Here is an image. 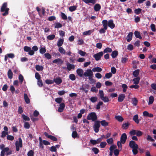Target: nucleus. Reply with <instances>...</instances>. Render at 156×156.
<instances>
[{
	"label": "nucleus",
	"instance_id": "obj_1",
	"mask_svg": "<svg viewBox=\"0 0 156 156\" xmlns=\"http://www.w3.org/2000/svg\"><path fill=\"white\" fill-rule=\"evenodd\" d=\"M102 23L103 27L106 29H108V26L111 29H113L115 27V24L112 20H109L108 21L106 20H102Z\"/></svg>",
	"mask_w": 156,
	"mask_h": 156
},
{
	"label": "nucleus",
	"instance_id": "obj_2",
	"mask_svg": "<svg viewBox=\"0 0 156 156\" xmlns=\"http://www.w3.org/2000/svg\"><path fill=\"white\" fill-rule=\"evenodd\" d=\"M32 49L29 46H25L24 47L23 50L24 51L28 52V54L30 55H33L34 54V51L38 50V48L37 46H34L32 47Z\"/></svg>",
	"mask_w": 156,
	"mask_h": 156
},
{
	"label": "nucleus",
	"instance_id": "obj_3",
	"mask_svg": "<svg viewBox=\"0 0 156 156\" xmlns=\"http://www.w3.org/2000/svg\"><path fill=\"white\" fill-rule=\"evenodd\" d=\"M7 3L6 2H4L2 5L0 9L1 12H4L2 15L3 16H5L9 14V8L7 7Z\"/></svg>",
	"mask_w": 156,
	"mask_h": 156
},
{
	"label": "nucleus",
	"instance_id": "obj_4",
	"mask_svg": "<svg viewBox=\"0 0 156 156\" xmlns=\"http://www.w3.org/2000/svg\"><path fill=\"white\" fill-rule=\"evenodd\" d=\"M87 119V120H91L92 121H96L97 119V117L96 113L94 112H92L88 115Z\"/></svg>",
	"mask_w": 156,
	"mask_h": 156
},
{
	"label": "nucleus",
	"instance_id": "obj_5",
	"mask_svg": "<svg viewBox=\"0 0 156 156\" xmlns=\"http://www.w3.org/2000/svg\"><path fill=\"white\" fill-rule=\"evenodd\" d=\"M16 149V151L20 150V147L21 148L23 147V142L21 138L19 137L18 138V141H16L15 143Z\"/></svg>",
	"mask_w": 156,
	"mask_h": 156
},
{
	"label": "nucleus",
	"instance_id": "obj_6",
	"mask_svg": "<svg viewBox=\"0 0 156 156\" xmlns=\"http://www.w3.org/2000/svg\"><path fill=\"white\" fill-rule=\"evenodd\" d=\"M100 126V121L98 120L95 121L94 124L93 126V128L96 133L98 132Z\"/></svg>",
	"mask_w": 156,
	"mask_h": 156
},
{
	"label": "nucleus",
	"instance_id": "obj_7",
	"mask_svg": "<svg viewBox=\"0 0 156 156\" xmlns=\"http://www.w3.org/2000/svg\"><path fill=\"white\" fill-rule=\"evenodd\" d=\"M83 75L85 77H92L93 73L91 69H87L86 72L84 73Z\"/></svg>",
	"mask_w": 156,
	"mask_h": 156
},
{
	"label": "nucleus",
	"instance_id": "obj_8",
	"mask_svg": "<svg viewBox=\"0 0 156 156\" xmlns=\"http://www.w3.org/2000/svg\"><path fill=\"white\" fill-rule=\"evenodd\" d=\"M103 55V51H101L94 54L93 57L96 61H98L101 59V57Z\"/></svg>",
	"mask_w": 156,
	"mask_h": 156
},
{
	"label": "nucleus",
	"instance_id": "obj_9",
	"mask_svg": "<svg viewBox=\"0 0 156 156\" xmlns=\"http://www.w3.org/2000/svg\"><path fill=\"white\" fill-rule=\"evenodd\" d=\"M127 138L126 134L125 133H123L121 135L120 137V141L122 144H124L126 142Z\"/></svg>",
	"mask_w": 156,
	"mask_h": 156
},
{
	"label": "nucleus",
	"instance_id": "obj_10",
	"mask_svg": "<svg viewBox=\"0 0 156 156\" xmlns=\"http://www.w3.org/2000/svg\"><path fill=\"white\" fill-rule=\"evenodd\" d=\"M129 146L131 148H133L138 147V145L136 144L133 140L130 141L129 143Z\"/></svg>",
	"mask_w": 156,
	"mask_h": 156
},
{
	"label": "nucleus",
	"instance_id": "obj_11",
	"mask_svg": "<svg viewBox=\"0 0 156 156\" xmlns=\"http://www.w3.org/2000/svg\"><path fill=\"white\" fill-rule=\"evenodd\" d=\"M59 107L58 109V111L59 112H63L65 107V104L64 103H62L60 104Z\"/></svg>",
	"mask_w": 156,
	"mask_h": 156
},
{
	"label": "nucleus",
	"instance_id": "obj_12",
	"mask_svg": "<svg viewBox=\"0 0 156 156\" xmlns=\"http://www.w3.org/2000/svg\"><path fill=\"white\" fill-rule=\"evenodd\" d=\"M67 68L69 71H70L71 69L74 70L75 69V66L73 64L69 63V62L66 63Z\"/></svg>",
	"mask_w": 156,
	"mask_h": 156
},
{
	"label": "nucleus",
	"instance_id": "obj_13",
	"mask_svg": "<svg viewBox=\"0 0 156 156\" xmlns=\"http://www.w3.org/2000/svg\"><path fill=\"white\" fill-rule=\"evenodd\" d=\"M125 96L124 94H121L119 95L118 97V101L119 102H122L124 99Z\"/></svg>",
	"mask_w": 156,
	"mask_h": 156
},
{
	"label": "nucleus",
	"instance_id": "obj_14",
	"mask_svg": "<svg viewBox=\"0 0 156 156\" xmlns=\"http://www.w3.org/2000/svg\"><path fill=\"white\" fill-rule=\"evenodd\" d=\"M76 73L77 75L80 77H82L83 75V71L81 69H77Z\"/></svg>",
	"mask_w": 156,
	"mask_h": 156
},
{
	"label": "nucleus",
	"instance_id": "obj_15",
	"mask_svg": "<svg viewBox=\"0 0 156 156\" xmlns=\"http://www.w3.org/2000/svg\"><path fill=\"white\" fill-rule=\"evenodd\" d=\"M1 152L0 156H5V153L8 151L9 150V148L6 147L4 149L2 150Z\"/></svg>",
	"mask_w": 156,
	"mask_h": 156
},
{
	"label": "nucleus",
	"instance_id": "obj_16",
	"mask_svg": "<svg viewBox=\"0 0 156 156\" xmlns=\"http://www.w3.org/2000/svg\"><path fill=\"white\" fill-rule=\"evenodd\" d=\"M133 33L132 32H129L126 37V40L127 42L130 41L133 38Z\"/></svg>",
	"mask_w": 156,
	"mask_h": 156
},
{
	"label": "nucleus",
	"instance_id": "obj_17",
	"mask_svg": "<svg viewBox=\"0 0 156 156\" xmlns=\"http://www.w3.org/2000/svg\"><path fill=\"white\" fill-rule=\"evenodd\" d=\"M62 82V80L60 77L56 78L54 80V82H55L57 85L60 84Z\"/></svg>",
	"mask_w": 156,
	"mask_h": 156
},
{
	"label": "nucleus",
	"instance_id": "obj_18",
	"mask_svg": "<svg viewBox=\"0 0 156 156\" xmlns=\"http://www.w3.org/2000/svg\"><path fill=\"white\" fill-rule=\"evenodd\" d=\"M52 62L54 63H58L60 64H62L63 62V61L62 60V59L60 58H58L57 59H56L55 60H54Z\"/></svg>",
	"mask_w": 156,
	"mask_h": 156
},
{
	"label": "nucleus",
	"instance_id": "obj_19",
	"mask_svg": "<svg viewBox=\"0 0 156 156\" xmlns=\"http://www.w3.org/2000/svg\"><path fill=\"white\" fill-rule=\"evenodd\" d=\"M101 9V6L99 4H96L94 6V10L96 12L99 11Z\"/></svg>",
	"mask_w": 156,
	"mask_h": 156
},
{
	"label": "nucleus",
	"instance_id": "obj_20",
	"mask_svg": "<svg viewBox=\"0 0 156 156\" xmlns=\"http://www.w3.org/2000/svg\"><path fill=\"white\" fill-rule=\"evenodd\" d=\"M24 97L25 101L27 104H28L30 103V99L28 98L27 95L26 93L24 94Z\"/></svg>",
	"mask_w": 156,
	"mask_h": 156
},
{
	"label": "nucleus",
	"instance_id": "obj_21",
	"mask_svg": "<svg viewBox=\"0 0 156 156\" xmlns=\"http://www.w3.org/2000/svg\"><path fill=\"white\" fill-rule=\"evenodd\" d=\"M134 34L136 38H138L140 39H141L142 37L140 34V33L138 31H136L134 32Z\"/></svg>",
	"mask_w": 156,
	"mask_h": 156
},
{
	"label": "nucleus",
	"instance_id": "obj_22",
	"mask_svg": "<svg viewBox=\"0 0 156 156\" xmlns=\"http://www.w3.org/2000/svg\"><path fill=\"white\" fill-rule=\"evenodd\" d=\"M138 115H134L133 118V120L137 124L139 123V120L138 119Z\"/></svg>",
	"mask_w": 156,
	"mask_h": 156
},
{
	"label": "nucleus",
	"instance_id": "obj_23",
	"mask_svg": "<svg viewBox=\"0 0 156 156\" xmlns=\"http://www.w3.org/2000/svg\"><path fill=\"white\" fill-rule=\"evenodd\" d=\"M140 77H136L135 78H134L133 81V83L135 84H138L140 82Z\"/></svg>",
	"mask_w": 156,
	"mask_h": 156
},
{
	"label": "nucleus",
	"instance_id": "obj_24",
	"mask_svg": "<svg viewBox=\"0 0 156 156\" xmlns=\"http://www.w3.org/2000/svg\"><path fill=\"white\" fill-rule=\"evenodd\" d=\"M118 55V51L115 50L113 51L111 54V56L113 58H116Z\"/></svg>",
	"mask_w": 156,
	"mask_h": 156
},
{
	"label": "nucleus",
	"instance_id": "obj_25",
	"mask_svg": "<svg viewBox=\"0 0 156 156\" xmlns=\"http://www.w3.org/2000/svg\"><path fill=\"white\" fill-rule=\"evenodd\" d=\"M102 70V69L99 67H94L92 69V71L94 72H100Z\"/></svg>",
	"mask_w": 156,
	"mask_h": 156
},
{
	"label": "nucleus",
	"instance_id": "obj_26",
	"mask_svg": "<svg viewBox=\"0 0 156 156\" xmlns=\"http://www.w3.org/2000/svg\"><path fill=\"white\" fill-rule=\"evenodd\" d=\"M101 125L103 126H108V122H106L105 120H103L100 121Z\"/></svg>",
	"mask_w": 156,
	"mask_h": 156
},
{
	"label": "nucleus",
	"instance_id": "obj_27",
	"mask_svg": "<svg viewBox=\"0 0 156 156\" xmlns=\"http://www.w3.org/2000/svg\"><path fill=\"white\" fill-rule=\"evenodd\" d=\"M129 125V123L128 122L122 124V128L124 129H126L128 128Z\"/></svg>",
	"mask_w": 156,
	"mask_h": 156
},
{
	"label": "nucleus",
	"instance_id": "obj_28",
	"mask_svg": "<svg viewBox=\"0 0 156 156\" xmlns=\"http://www.w3.org/2000/svg\"><path fill=\"white\" fill-rule=\"evenodd\" d=\"M64 42V39H60L57 43V45L58 47H61L62 45Z\"/></svg>",
	"mask_w": 156,
	"mask_h": 156
},
{
	"label": "nucleus",
	"instance_id": "obj_29",
	"mask_svg": "<svg viewBox=\"0 0 156 156\" xmlns=\"http://www.w3.org/2000/svg\"><path fill=\"white\" fill-rule=\"evenodd\" d=\"M140 72V70L139 69H137L135 70L133 72V75L135 77H138V76L139 75Z\"/></svg>",
	"mask_w": 156,
	"mask_h": 156
},
{
	"label": "nucleus",
	"instance_id": "obj_30",
	"mask_svg": "<svg viewBox=\"0 0 156 156\" xmlns=\"http://www.w3.org/2000/svg\"><path fill=\"white\" fill-rule=\"evenodd\" d=\"M8 78L10 79H11L12 78L13 73L11 69H9L8 72Z\"/></svg>",
	"mask_w": 156,
	"mask_h": 156
},
{
	"label": "nucleus",
	"instance_id": "obj_31",
	"mask_svg": "<svg viewBox=\"0 0 156 156\" xmlns=\"http://www.w3.org/2000/svg\"><path fill=\"white\" fill-rule=\"evenodd\" d=\"M43 67L41 66H40L37 65L36 66L35 69L36 70L38 71H42L43 69Z\"/></svg>",
	"mask_w": 156,
	"mask_h": 156
},
{
	"label": "nucleus",
	"instance_id": "obj_32",
	"mask_svg": "<svg viewBox=\"0 0 156 156\" xmlns=\"http://www.w3.org/2000/svg\"><path fill=\"white\" fill-rule=\"evenodd\" d=\"M77 6L73 5L70 6L69 8V10L70 12H72L76 9Z\"/></svg>",
	"mask_w": 156,
	"mask_h": 156
},
{
	"label": "nucleus",
	"instance_id": "obj_33",
	"mask_svg": "<svg viewBox=\"0 0 156 156\" xmlns=\"http://www.w3.org/2000/svg\"><path fill=\"white\" fill-rule=\"evenodd\" d=\"M72 136L73 138H75L79 137V136L78 135L77 132L76 131L73 132L72 134Z\"/></svg>",
	"mask_w": 156,
	"mask_h": 156
},
{
	"label": "nucleus",
	"instance_id": "obj_34",
	"mask_svg": "<svg viewBox=\"0 0 156 156\" xmlns=\"http://www.w3.org/2000/svg\"><path fill=\"white\" fill-rule=\"evenodd\" d=\"M115 118L116 120H117L119 122H122L124 120L123 117L121 116H116L115 117Z\"/></svg>",
	"mask_w": 156,
	"mask_h": 156
},
{
	"label": "nucleus",
	"instance_id": "obj_35",
	"mask_svg": "<svg viewBox=\"0 0 156 156\" xmlns=\"http://www.w3.org/2000/svg\"><path fill=\"white\" fill-rule=\"evenodd\" d=\"M154 101V98L153 96H150L149 98L148 105L152 104Z\"/></svg>",
	"mask_w": 156,
	"mask_h": 156
},
{
	"label": "nucleus",
	"instance_id": "obj_36",
	"mask_svg": "<svg viewBox=\"0 0 156 156\" xmlns=\"http://www.w3.org/2000/svg\"><path fill=\"white\" fill-rule=\"evenodd\" d=\"M112 51V49L108 47L106 48L103 51V54L104 53H106L107 52L110 53Z\"/></svg>",
	"mask_w": 156,
	"mask_h": 156
},
{
	"label": "nucleus",
	"instance_id": "obj_37",
	"mask_svg": "<svg viewBox=\"0 0 156 156\" xmlns=\"http://www.w3.org/2000/svg\"><path fill=\"white\" fill-rule=\"evenodd\" d=\"M122 87L123 89V92L124 93H125L126 92L127 88H128V86L126 84H123L122 85Z\"/></svg>",
	"mask_w": 156,
	"mask_h": 156
},
{
	"label": "nucleus",
	"instance_id": "obj_38",
	"mask_svg": "<svg viewBox=\"0 0 156 156\" xmlns=\"http://www.w3.org/2000/svg\"><path fill=\"white\" fill-rule=\"evenodd\" d=\"M132 149V152L133 154L135 155L137 154L138 152L137 150L138 149V146Z\"/></svg>",
	"mask_w": 156,
	"mask_h": 156
},
{
	"label": "nucleus",
	"instance_id": "obj_39",
	"mask_svg": "<svg viewBox=\"0 0 156 156\" xmlns=\"http://www.w3.org/2000/svg\"><path fill=\"white\" fill-rule=\"evenodd\" d=\"M106 141L108 144L109 145L112 144L113 143V140L112 138L107 139Z\"/></svg>",
	"mask_w": 156,
	"mask_h": 156
},
{
	"label": "nucleus",
	"instance_id": "obj_40",
	"mask_svg": "<svg viewBox=\"0 0 156 156\" xmlns=\"http://www.w3.org/2000/svg\"><path fill=\"white\" fill-rule=\"evenodd\" d=\"M101 100H102L103 101L105 102H108L109 101V99L106 96H105V97L104 96L101 98Z\"/></svg>",
	"mask_w": 156,
	"mask_h": 156
},
{
	"label": "nucleus",
	"instance_id": "obj_41",
	"mask_svg": "<svg viewBox=\"0 0 156 156\" xmlns=\"http://www.w3.org/2000/svg\"><path fill=\"white\" fill-rule=\"evenodd\" d=\"M8 132L3 131L2 132V135L1 136L2 138H4L5 137L6 135L8 136Z\"/></svg>",
	"mask_w": 156,
	"mask_h": 156
},
{
	"label": "nucleus",
	"instance_id": "obj_42",
	"mask_svg": "<svg viewBox=\"0 0 156 156\" xmlns=\"http://www.w3.org/2000/svg\"><path fill=\"white\" fill-rule=\"evenodd\" d=\"M142 9L140 8H138L135 9L134 10V12L136 15H138L141 13Z\"/></svg>",
	"mask_w": 156,
	"mask_h": 156
},
{
	"label": "nucleus",
	"instance_id": "obj_43",
	"mask_svg": "<svg viewBox=\"0 0 156 156\" xmlns=\"http://www.w3.org/2000/svg\"><path fill=\"white\" fill-rule=\"evenodd\" d=\"M90 100L92 103H94L96 102L98 99V98L97 97H93L90 98Z\"/></svg>",
	"mask_w": 156,
	"mask_h": 156
},
{
	"label": "nucleus",
	"instance_id": "obj_44",
	"mask_svg": "<svg viewBox=\"0 0 156 156\" xmlns=\"http://www.w3.org/2000/svg\"><path fill=\"white\" fill-rule=\"evenodd\" d=\"M45 57L48 59H50L51 58V55L48 53L44 54Z\"/></svg>",
	"mask_w": 156,
	"mask_h": 156
},
{
	"label": "nucleus",
	"instance_id": "obj_45",
	"mask_svg": "<svg viewBox=\"0 0 156 156\" xmlns=\"http://www.w3.org/2000/svg\"><path fill=\"white\" fill-rule=\"evenodd\" d=\"M103 104V103L102 101H99L96 106V109L98 110L100 108V106L102 105Z\"/></svg>",
	"mask_w": 156,
	"mask_h": 156
},
{
	"label": "nucleus",
	"instance_id": "obj_46",
	"mask_svg": "<svg viewBox=\"0 0 156 156\" xmlns=\"http://www.w3.org/2000/svg\"><path fill=\"white\" fill-rule=\"evenodd\" d=\"M55 37V35L54 34H52L51 35H49L47 37V38L49 40H52L54 39Z\"/></svg>",
	"mask_w": 156,
	"mask_h": 156
},
{
	"label": "nucleus",
	"instance_id": "obj_47",
	"mask_svg": "<svg viewBox=\"0 0 156 156\" xmlns=\"http://www.w3.org/2000/svg\"><path fill=\"white\" fill-rule=\"evenodd\" d=\"M92 32V31L91 30L85 31L83 32V34L85 35H89L91 34Z\"/></svg>",
	"mask_w": 156,
	"mask_h": 156
},
{
	"label": "nucleus",
	"instance_id": "obj_48",
	"mask_svg": "<svg viewBox=\"0 0 156 156\" xmlns=\"http://www.w3.org/2000/svg\"><path fill=\"white\" fill-rule=\"evenodd\" d=\"M34 154V151L33 150H30L28 152L27 155L28 156H33Z\"/></svg>",
	"mask_w": 156,
	"mask_h": 156
},
{
	"label": "nucleus",
	"instance_id": "obj_49",
	"mask_svg": "<svg viewBox=\"0 0 156 156\" xmlns=\"http://www.w3.org/2000/svg\"><path fill=\"white\" fill-rule=\"evenodd\" d=\"M58 51L61 54H65L66 53L65 50L62 47H60L59 48Z\"/></svg>",
	"mask_w": 156,
	"mask_h": 156
},
{
	"label": "nucleus",
	"instance_id": "obj_50",
	"mask_svg": "<svg viewBox=\"0 0 156 156\" xmlns=\"http://www.w3.org/2000/svg\"><path fill=\"white\" fill-rule=\"evenodd\" d=\"M22 116L23 119L25 121H29L30 120L29 117L24 114H22Z\"/></svg>",
	"mask_w": 156,
	"mask_h": 156
},
{
	"label": "nucleus",
	"instance_id": "obj_51",
	"mask_svg": "<svg viewBox=\"0 0 156 156\" xmlns=\"http://www.w3.org/2000/svg\"><path fill=\"white\" fill-rule=\"evenodd\" d=\"M19 79L21 84H22L24 78L23 75L20 74L19 76Z\"/></svg>",
	"mask_w": 156,
	"mask_h": 156
},
{
	"label": "nucleus",
	"instance_id": "obj_52",
	"mask_svg": "<svg viewBox=\"0 0 156 156\" xmlns=\"http://www.w3.org/2000/svg\"><path fill=\"white\" fill-rule=\"evenodd\" d=\"M55 101L58 104H61L62 101V98H57L55 99Z\"/></svg>",
	"mask_w": 156,
	"mask_h": 156
},
{
	"label": "nucleus",
	"instance_id": "obj_53",
	"mask_svg": "<svg viewBox=\"0 0 156 156\" xmlns=\"http://www.w3.org/2000/svg\"><path fill=\"white\" fill-rule=\"evenodd\" d=\"M62 24L59 23H55V28H58L62 27Z\"/></svg>",
	"mask_w": 156,
	"mask_h": 156
},
{
	"label": "nucleus",
	"instance_id": "obj_54",
	"mask_svg": "<svg viewBox=\"0 0 156 156\" xmlns=\"http://www.w3.org/2000/svg\"><path fill=\"white\" fill-rule=\"evenodd\" d=\"M136 130L134 129H132L131 130L129 133V134L131 136H134L135 135H136Z\"/></svg>",
	"mask_w": 156,
	"mask_h": 156
},
{
	"label": "nucleus",
	"instance_id": "obj_55",
	"mask_svg": "<svg viewBox=\"0 0 156 156\" xmlns=\"http://www.w3.org/2000/svg\"><path fill=\"white\" fill-rule=\"evenodd\" d=\"M112 76V73L110 72L107 73L105 74V77L107 79H109L111 78Z\"/></svg>",
	"mask_w": 156,
	"mask_h": 156
},
{
	"label": "nucleus",
	"instance_id": "obj_56",
	"mask_svg": "<svg viewBox=\"0 0 156 156\" xmlns=\"http://www.w3.org/2000/svg\"><path fill=\"white\" fill-rule=\"evenodd\" d=\"M61 17L62 19L66 20L67 19V16L63 12H61Z\"/></svg>",
	"mask_w": 156,
	"mask_h": 156
},
{
	"label": "nucleus",
	"instance_id": "obj_57",
	"mask_svg": "<svg viewBox=\"0 0 156 156\" xmlns=\"http://www.w3.org/2000/svg\"><path fill=\"white\" fill-rule=\"evenodd\" d=\"M107 145V143L105 142H101L100 144V146L101 148H105Z\"/></svg>",
	"mask_w": 156,
	"mask_h": 156
},
{
	"label": "nucleus",
	"instance_id": "obj_58",
	"mask_svg": "<svg viewBox=\"0 0 156 156\" xmlns=\"http://www.w3.org/2000/svg\"><path fill=\"white\" fill-rule=\"evenodd\" d=\"M48 138L54 141H56L57 140V138L55 136H53L52 135H50V136H49L48 137Z\"/></svg>",
	"mask_w": 156,
	"mask_h": 156
},
{
	"label": "nucleus",
	"instance_id": "obj_59",
	"mask_svg": "<svg viewBox=\"0 0 156 156\" xmlns=\"http://www.w3.org/2000/svg\"><path fill=\"white\" fill-rule=\"evenodd\" d=\"M46 51V49L45 48L42 47L40 49V52L42 54L45 53Z\"/></svg>",
	"mask_w": 156,
	"mask_h": 156
},
{
	"label": "nucleus",
	"instance_id": "obj_60",
	"mask_svg": "<svg viewBox=\"0 0 156 156\" xmlns=\"http://www.w3.org/2000/svg\"><path fill=\"white\" fill-rule=\"evenodd\" d=\"M6 137L7 139L9 140L12 141L14 139V136L11 135H8Z\"/></svg>",
	"mask_w": 156,
	"mask_h": 156
},
{
	"label": "nucleus",
	"instance_id": "obj_61",
	"mask_svg": "<svg viewBox=\"0 0 156 156\" xmlns=\"http://www.w3.org/2000/svg\"><path fill=\"white\" fill-rule=\"evenodd\" d=\"M69 78L72 81L75 80L76 77L75 75L73 74H71L69 76Z\"/></svg>",
	"mask_w": 156,
	"mask_h": 156
},
{
	"label": "nucleus",
	"instance_id": "obj_62",
	"mask_svg": "<svg viewBox=\"0 0 156 156\" xmlns=\"http://www.w3.org/2000/svg\"><path fill=\"white\" fill-rule=\"evenodd\" d=\"M92 151L95 154H98L99 152V150L96 147H93L92 149Z\"/></svg>",
	"mask_w": 156,
	"mask_h": 156
},
{
	"label": "nucleus",
	"instance_id": "obj_63",
	"mask_svg": "<svg viewBox=\"0 0 156 156\" xmlns=\"http://www.w3.org/2000/svg\"><path fill=\"white\" fill-rule=\"evenodd\" d=\"M146 138L148 141H150L151 142H154V141L150 135H148Z\"/></svg>",
	"mask_w": 156,
	"mask_h": 156
},
{
	"label": "nucleus",
	"instance_id": "obj_64",
	"mask_svg": "<svg viewBox=\"0 0 156 156\" xmlns=\"http://www.w3.org/2000/svg\"><path fill=\"white\" fill-rule=\"evenodd\" d=\"M24 127L27 129H29L30 127L29 123L27 122H25L24 126Z\"/></svg>",
	"mask_w": 156,
	"mask_h": 156
}]
</instances>
